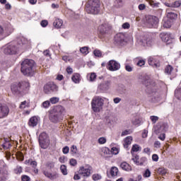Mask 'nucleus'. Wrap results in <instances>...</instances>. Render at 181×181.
<instances>
[{
    "label": "nucleus",
    "mask_w": 181,
    "mask_h": 181,
    "mask_svg": "<svg viewBox=\"0 0 181 181\" xmlns=\"http://www.w3.org/2000/svg\"><path fill=\"white\" fill-rule=\"evenodd\" d=\"M66 110L62 105H57L53 107L52 112L49 115V120L54 124L62 122L64 118Z\"/></svg>",
    "instance_id": "obj_1"
},
{
    "label": "nucleus",
    "mask_w": 181,
    "mask_h": 181,
    "mask_svg": "<svg viewBox=\"0 0 181 181\" xmlns=\"http://www.w3.org/2000/svg\"><path fill=\"white\" fill-rule=\"evenodd\" d=\"M85 9L87 13L98 15L101 11V1L100 0H88Z\"/></svg>",
    "instance_id": "obj_2"
},
{
    "label": "nucleus",
    "mask_w": 181,
    "mask_h": 181,
    "mask_svg": "<svg viewBox=\"0 0 181 181\" xmlns=\"http://www.w3.org/2000/svg\"><path fill=\"white\" fill-rule=\"evenodd\" d=\"M30 90V83L26 81H22L11 85V91L16 94H28Z\"/></svg>",
    "instance_id": "obj_3"
},
{
    "label": "nucleus",
    "mask_w": 181,
    "mask_h": 181,
    "mask_svg": "<svg viewBox=\"0 0 181 181\" xmlns=\"http://www.w3.org/2000/svg\"><path fill=\"white\" fill-rule=\"evenodd\" d=\"M35 67V61L33 59H25L21 64V71L23 76H32Z\"/></svg>",
    "instance_id": "obj_4"
},
{
    "label": "nucleus",
    "mask_w": 181,
    "mask_h": 181,
    "mask_svg": "<svg viewBox=\"0 0 181 181\" xmlns=\"http://www.w3.org/2000/svg\"><path fill=\"white\" fill-rule=\"evenodd\" d=\"M98 32L100 39H105L112 35V27L108 23L100 24L98 28Z\"/></svg>",
    "instance_id": "obj_5"
},
{
    "label": "nucleus",
    "mask_w": 181,
    "mask_h": 181,
    "mask_svg": "<svg viewBox=\"0 0 181 181\" xmlns=\"http://www.w3.org/2000/svg\"><path fill=\"white\" fill-rule=\"evenodd\" d=\"M104 107V98L101 96H95L91 101V108L93 112H100Z\"/></svg>",
    "instance_id": "obj_6"
},
{
    "label": "nucleus",
    "mask_w": 181,
    "mask_h": 181,
    "mask_svg": "<svg viewBox=\"0 0 181 181\" xmlns=\"http://www.w3.org/2000/svg\"><path fill=\"white\" fill-rule=\"evenodd\" d=\"M15 32V28L11 24L0 25V37H8Z\"/></svg>",
    "instance_id": "obj_7"
},
{
    "label": "nucleus",
    "mask_w": 181,
    "mask_h": 181,
    "mask_svg": "<svg viewBox=\"0 0 181 181\" xmlns=\"http://www.w3.org/2000/svg\"><path fill=\"white\" fill-rule=\"evenodd\" d=\"M39 144L42 149H47L50 145V139L46 132H42L39 136Z\"/></svg>",
    "instance_id": "obj_8"
},
{
    "label": "nucleus",
    "mask_w": 181,
    "mask_h": 181,
    "mask_svg": "<svg viewBox=\"0 0 181 181\" xmlns=\"http://www.w3.org/2000/svg\"><path fill=\"white\" fill-rule=\"evenodd\" d=\"M43 91L45 94H52L59 91V87L54 83L49 82L44 86Z\"/></svg>",
    "instance_id": "obj_9"
},
{
    "label": "nucleus",
    "mask_w": 181,
    "mask_h": 181,
    "mask_svg": "<svg viewBox=\"0 0 181 181\" xmlns=\"http://www.w3.org/2000/svg\"><path fill=\"white\" fill-rule=\"evenodd\" d=\"M114 43L117 47H122L126 46L127 42L125 39V35L123 33H118L115 36Z\"/></svg>",
    "instance_id": "obj_10"
},
{
    "label": "nucleus",
    "mask_w": 181,
    "mask_h": 181,
    "mask_svg": "<svg viewBox=\"0 0 181 181\" xmlns=\"http://www.w3.org/2000/svg\"><path fill=\"white\" fill-rule=\"evenodd\" d=\"M91 170H93V167L89 165L85 166H81L79 168L78 173L83 176V177H90L91 175Z\"/></svg>",
    "instance_id": "obj_11"
},
{
    "label": "nucleus",
    "mask_w": 181,
    "mask_h": 181,
    "mask_svg": "<svg viewBox=\"0 0 181 181\" xmlns=\"http://www.w3.org/2000/svg\"><path fill=\"white\" fill-rule=\"evenodd\" d=\"M106 68L110 71H117L121 69V64L118 62L112 59L107 62Z\"/></svg>",
    "instance_id": "obj_12"
},
{
    "label": "nucleus",
    "mask_w": 181,
    "mask_h": 181,
    "mask_svg": "<svg viewBox=\"0 0 181 181\" xmlns=\"http://www.w3.org/2000/svg\"><path fill=\"white\" fill-rule=\"evenodd\" d=\"M160 38L162 42H164L166 45H172V43H173V37H172V34L169 33H160Z\"/></svg>",
    "instance_id": "obj_13"
},
{
    "label": "nucleus",
    "mask_w": 181,
    "mask_h": 181,
    "mask_svg": "<svg viewBox=\"0 0 181 181\" xmlns=\"http://www.w3.org/2000/svg\"><path fill=\"white\" fill-rule=\"evenodd\" d=\"M20 45H10L4 49L5 54H16L19 52Z\"/></svg>",
    "instance_id": "obj_14"
},
{
    "label": "nucleus",
    "mask_w": 181,
    "mask_h": 181,
    "mask_svg": "<svg viewBox=\"0 0 181 181\" xmlns=\"http://www.w3.org/2000/svg\"><path fill=\"white\" fill-rule=\"evenodd\" d=\"M7 115H9V107L0 103V119L6 118Z\"/></svg>",
    "instance_id": "obj_15"
},
{
    "label": "nucleus",
    "mask_w": 181,
    "mask_h": 181,
    "mask_svg": "<svg viewBox=\"0 0 181 181\" xmlns=\"http://www.w3.org/2000/svg\"><path fill=\"white\" fill-rule=\"evenodd\" d=\"M28 165H30L33 168V175L39 174V169H37V162L36 160H33L32 158H30L25 161Z\"/></svg>",
    "instance_id": "obj_16"
},
{
    "label": "nucleus",
    "mask_w": 181,
    "mask_h": 181,
    "mask_svg": "<svg viewBox=\"0 0 181 181\" xmlns=\"http://www.w3.org/2000/svg\"><path fill=\"white\" fill-rule=\"evenodd\" d=\"M119 173V170H118V168L113 166L109 171H107V177H117Z\"/></svg>",
    "instance_id": "obj_17"
},
{
    "label": "nucleus",
    "mask_w": 181,
    "mask_h": 181,
    "mask_svg": "<svg viewBox=\"0 0 181 181\" xmlns=\"http://www.w3.org/2000/svg\"><path fill=\"white\" fill-rule=\"evenodd\" d=\"M146 23H159V18L155 16L147 15L145 16Z\"/></svg>",
    "instance_id": "obj_18"
},
{
    "label": "nucleus",
    "mask_w": 181,
    "mask_h": 181,
    "mask_svg": "<svg viewBox=\"0 0 181 181\" xmlns=\"http://www.w3.org/2000/svg\"><path fill=\"white\" fill-rule=\"evenodd\" d=\"M132 160H133L138 166H139V165L142 166V165H144V163H145V162H146V158H145V157H141V158H139V156L135 155V156H133Z\"/></svg>",
    "instance_id": "obj_19"
},
{
    "label": "nucleus",
    "mask_w": 181,
    "mask_h": 181,
    "mask_svg": "<svg viewBox=\"0 0 181 181\" xmlns=\"http://www.w3.org/2000/svg\"><path fill=\"white\" fill-rule=\"evenodd\" d=\"M39 119H40V118L36 116L31 117L28 123V126H30L31 128H35V127H37V124H39Z\"/></svg>",
    "instance_id": "obj_20"
},
{
    "label": "nucleus",
    "mask_w": 181,
    "mask_h": 181,
    "mask_svg": "<svg viewBox=\"0 0 181 181\" xmlns=\"http://www.w3.org/2000/svg\"><path fill=\"white\" fill-rule=\"evenodd\" d=\"M148 63L149 66H152L153 67H158V66H159V59H158L156 57H149Z\"/></svg>",
    "instance_id": "obj_21"
},
{
    "label": "nucleus",
    "mask_w": 181,
    "mask_h": 181,
    "mask_svg": "<svg viewBox=\"0 0 181 181\" xmlns=\"http://www.w3.org/2000/svg\"><path fill=\"white\" fill-rule=\"evenodd\" d=\"M43 174L46 177H48V179H50L51 180H54L55 179H57L59 177V174L57 173H50L49 171H44Z\"/></svg>",
    "instance_id": "obj_22"
},
{
    "label": "nucleus",
    "mask_w": 181,
    "mask_h": 181,
    "mask_svg": "<svg viewBox=\"0 0 181 181\" xmlns=\"http://www.w3.org/2000/svg\"><path fill=\"white\" fill-rule=\"evenodd\" d=\"M166 13H167V18H168V19H171V21H173L177 18V14L172 11L171 8H167Z\"/></svg>",
    "instance_id": "obj_23"
},
{
    "label": "nucleus",
    "mask_w": 181,
    "mask_h": 181,
    "mask_svg": "<svg viewBox=\"0 0 181 181\" xmlns=\"http://www.w3.org/2000/svg\"><path fill=\"white\" fill-rule=\"evenodd\" d=\"M71 81L75 84H79L80 81H81V75L78 73L73 74L71 76Z\"/></svg>",
    "instance_id": "obj_24"
},
{
    "label": "nucleus",
    "mask_w": 181,
    "mask_h": 181,
    "mask_svg": "<svg viewBox=\"0 0 181 181\" xmlns=\"http://www.w3.org/2000/svg\"><path fill=\"white\" fill-rule=\"evenodd\" d=\"M119 166L122 170H125L126 172H131V170H132L131 165L125 161L122 162Z\"/></svg>",
    "instance_id": "obj_25"
},
{
    "label": "nucleus",
    "mask_w": 181,
    "mask_h": 181,
    "mask_svg": "<svg viewBox=\"0 0 181 181\" xmlns=\"http://www.w3.org/2000/svg\"><path fill=\"white\" fill-rule=\"evenodd\" d=\"M110 86H111V81H106L99 86V88L100 90H103V91H105L110 88Z\"/></svg>",
    "instance_id": "obj_26"
},
{
    "label": "nucleus",
    "mask_w": 181,
    "mask_h": 181,
    "mask_svg": "<svg viewBox=\"0 0 181 181\" xmlns=\"http://www.w3.org/2000/svg\"><path fill=\"white\" fill-rule=\"evenodd\" d=\"M132 143V136H127L124 140V148H128Z\"/></svg>",
    "instance_id": "obj_27"
},
{
    "label": "nucleus",
    "mask_w": 181,
    "mask_h": 181,
    "mask_svg": "<svg viewBox=\"0 0 181 181\" xmlns=\"http://www.w3.org/2000/svg\"><path fill=\"white\" fill-rule=\"evenodd\" d=\"M87 78L88 81H90L93 83V81H95V80H97V74L94 72L88 74Z\"/></svg>",
    "instance_id": "obj_28"
},
{
    "label": "nucleus",
    "mask_w": 181,
    "mask_h": 181,
    "mask_svg": "<svg viewBox=\"0 0 181 181\" xmlns=\"http://www.w3.org/2000/svg\"><path fill=\"white\" fill-rule=\"evenodd\" d=\"M88 50H90V48L88 47H82L80 48L79 52L83 56H87V54H88V53H90V52Z\"/></svg>",
    "instance_id": "obj_29"
},
{
    "label": "nucleus",
    "mask_w": 181,
    "mask_h": 181,
    "mask_svg": "<svg viewBox=\"0 0 181 181\" xmlns=\"http://www.w3.org/2000/svg\"><path fill=\"white\" fill-rule=\"evenodd\" d=\"M157 172L158 175H160L161 176H165L166 174L168 173V169L163 167H160L158 168Z\"/></svg>",
    "instance_id": "obj_30"
},
{
    "label": "nucleus",
    "mask_w": 181,
    "mask_h": 181,
    "mask_svg": "<svg viewBox=\"0 0 181 181\" xmlns=\"http://www.w3.org/2000/svg\"><path fill=\"white\" fill-rule=\"evenodd\" d=\"M4 141L5 142L2 144V148L4 149H9V148L12 146V144H11L9 139H5Z\"/></svg>",
    "instance_id": "obj_31"
},
{
    "label": "nucleus",
    "mask_w": 181,
    "mask_h": 181,
    "mask_svg": "<svg viewBox=\"0 0 181 181\" xmlns=\"http://www.w3.org/2000/svg\"><path fill=\"white\" fill-rule=\"evenodd\" d=\"M13 172L16 175H21L22 172H23V168L21 165H17L14 170Z\"/></svg>",
    "instance_id": "obj_32"
},
{
    "label": "nucleus",
    "mask_w": 181,
    "mask_h": 181,
    "mask_svg": "<svg viewBox=\"0 0 181 181\" xmlns=\"http://www.w3.org/2000/svg\"><path fill=\"white\" fill-rule=\"evenodd\" d=\"M172 71H173V66H172V65H167L165 69V73L170 76V74H172Z\"/></svg>",
    "instance_id": "obj_33"
},
{
    "label": "nucleus",
    "mask_w": 181,
    "mask_h": 181,
    "mask_svg": "<svg viewBox=\"0 0 181 181\" xmlns=\"http://www.w3.org/2000/svg\"><path fill=\"white\" fill-rule=\"evenodd\" d=\"M163 127H162V125L160 124H157L156 127H155V133L156 134H160V132H163Z\"/></svg>",
    "instance_id": "obj_34"
},
{
    "label": "nucleus",
    "mask_w": 181,
    "mask_h": 181,
    "mask_svg": "<svg viewBox=\"0 0 181 181\" xmlns=\"http://www.w3.org/2000/svg\"><path fill=\"white\" fill-rule=\"evenodd\" d=\"M152 8H159V3H155L153 0H146Z\"/></svg>",
    "instance_id": "obj_35"
},
{
    "label": "nucleus",
    "mask_w": 181,
    "mask_h": 181,
    "mask_svg": "<svg viewBox=\"0 0 181 181\" xmlns=\"http://www.w3.org/2000/svg\"><path fill=\"white\" fill-rule=\"evenodd\" d=\"M60 170L62 173V175H64V176L67 175L68 173H67V166H66V165H62L60 166Z\"/></svg>",
    "instance_id": "obj_36"
},
{
    "label": "nucleus",
    "mask_w": 181,
    "mask_h": 181,
    "mask_svg": "<svg viewBox=\"0 0 181 181\" xmlns=\"http://www.w3.org/2000/svg\"><path fill=\"white\" fill-rule=\"evenodd\" d=\"M144 26L148 29H153V28L156 29L158 28V23H145Z\"/></svg>",
    "instance_id": "obj_37"
},
{
    "label": "nucleus",
    "mask_w": 181,
    "mask_h": 181,
    "mask_svg": "<svg viewBox=\"0 0 181 181\" xmlns=\"http://www.w3.org/2000/svg\"><path fill=\"white\" fill-rule=\"evenodd\" d=\"M93 54L96 57H103V52H101L99 49H95L93 51Z\"/></svg>",
    "instance_id": "obj_38"
},
{
    "label": "nucleus",
    "mask_w": 181,
    "mask_h": 181,
    "mask_svg": "<svg viewBox=\"0 0 181 181\" xmlns=\"http://www.w3.org/2000/svg\"><path fill=\"white\" fill-rule=\"evenodd\" d=\"M175 96L177 100H181V88L179 90H175Z\"/></svg>",
    "instance_id": "obj_39"
},
{
    "label": "nucleus",
    "mask_w": 181,
    "mask_h": 181,
    "mask_svg": "<svg viewBox=\"0 0 181 181\" xmlns=\"http://www.w3.org/2000/svg\"><path fill=\"white\" fill-rule=\"evenodd\" d=\"M132 152H139V151H141V147L138 144L133 145L132 148Z\"/></svg>",
    "instance_id": "obj_40"
},
{
    "label": "nucleus",
    "mask_w": 181,
    "mask_h": 181,
    "mask_svg": "<svg viewBox=\"0 0 181 181\" xmlns=\"http://www.w3.org/2000/svg\"><path fill=\"white\" fill-rule=\"evenodd\" d=\"M59 100V98L53 97L49 99V103H51V104H57Z\"/></svg>",
    "instance_id": "obj_41"
},
{
    "label": "nucleus",
    "mask_w": 181,
    "mask_h": 181,
    "mask_svg": "<svg viewBox=\"0 0 181 181\" xmlns=\"http://www.w3.org/2000/svg\"><path fill=\"white\" fill-rule=\"evenodd\" d=\"M71 153H72V155H76L77 154V146L75 145H73L71 147Z\"/></svg>",
    "instance_id": "obj_42"
},
{
    "label": "nucleus",
    "mask_w": 181,
    "mask_h": 181,
    "mask_svg": "<svg viewBox=\"0 0 181 181\" xmlns=\"http://www.w3.org/2000/svg\"><path fill=\"white\" fill-rule=\"evenodd\" d=\"M106 142L107 139H105V137H100L98 139V144H100V145H104Z\"/></svg>",
    "instance_id": "obj_43"
},
{
    "label": "nucleus",
    "mask_w": 181,
    "mask_h": 181,
    "mask_svg": "<svg viewBox=\"0 0 181 181\" xmlns=\"http://www.w3.org/2000/svg\"><path fill=\"white\" fill-rule=\"evenodd\" d=\"M150 119L151 120V122H153V124H156V122L158 121L159 117L158 116H151Z\"/></svg>",
    "instance_id": "obj_44"
},
{
    "label": "nucleus",
    "mask_w": 181,
    "mask_h": 181,
    "mask_svg": "<svg viewBox=\"0 0 181 181\" xmlns=\"http://www.w3.org/2000/svg\"><path fill=\"white\" fill-rule=\"evenodd\" d=\"M43 108H49L50 107V101L46 100L42 104Z\"/></svg>",
    "instance_id": "obj_45"
},
{
    "label": "nucleus",
    "mask_w": 181,
    "mask_h": 181,
    "mask_svg": "<svg viewBox=\"0 0 181 181\" xmlns=\"http://www.w3.org/2000/svg\"><path fill=\"white\" fill-rule=\"evenodd\" d=\"M102 178L101 175H100L99 174H94L92 176V179L93 180L97 181V180H100V179Z\"/></svg>",
    "instance_id": "obj_46"
},
{
    "label": "nucleus",
    "mask_w": 181,
    "mask_h": 181,
    "mask_svg": "<svg viewBox=\"0 0 181 181\" xmlns=\"http://www.w3.org/2000/svg\"><path fill=\"white\" fill-rule=\"evenodd\" d=\"M144 177H151V170L149 169H146L143 174Z\"/></svg>",
    "instance_id": "obj_47"
},
{
    "label": "nucleus",
    "mask_w": 181,
    "mask_h": 181,
    "mask_svg": "<svg viewBox=\"0 0 181 181\" xmlns=\"http://www.w3.org/2000/svg\"><path fill=\"white\" fill-rule=\"evenodd\" d=\"M111 152L113 155H118V153L119 152V151L118 150V148L112 147L111 149Z\"/></svg>",
    "instance_id": "obj_48"
},
{
    "label": "nucleus",
    "mask_w": 181,
    "mask_h": 181,
    "mask_svg": "<svg viewBox=\"0 0 181 181\" xmlns=\"http://www.w3.org/2000/svg\"><path fill=\"white\" fill-rule=\"evenodd\" d=\"M21 181H30V177L26 175H23L21 176Z\"/></svg>",
    "instance_id": "obj_49"
},
{
    "label": "nucleus",
    "mask_w": 181,
    "mask_h": 181,
    "mask_svg": "<svg viewBox=\"0 0 181 181\" xmlns=\"http://www.w3.org/2000/svg\"><path fill=\"white\" fill-rule=\"evenodd\" d=\"M132 131L128 129V130H124V132H122L121 136H125L127 135H129V134H132Z\"/></svg>",
    "instance_id": "obj_50"
},
{
    "label": "nucleus",
    "mask_w": 181,
    "mask_h": 181,
    "mask_svg": "<svg viewBox=\"0 0 181 181\" xmlns=\"http://www.w3.org/2000/svg\"><path fill=\"white\" fill-rule=\"evenodd\" d=\"M70 151V148H69V146H66L65 147H64L62 148V152L64 155H67V153H69Z\"/></svg>",
    "instance_id": "obj_51"
},
{
    "label": "nucleus",
    "mask_w": 181,
    "mask_h": 181,
    "mask_svg": "<svg viewBox=\"0 0 181 181\" xmlns=\"http://www.w3.org/2000/svg\"><path fill=\"white\" fill-rule=\"evenodd\" d=\"M143 84L146 86V87H149L151 86V79L148 78L143 81Z\"/></svg>",
    "instance_id": "obj_52"
},
{
    "label": "nucleus",
    "mask_w": 181,
    "mask_h": 181,
    "mask_svg": "<svg viewBox=\"0 0 181 181\" xmlns=\"http://www.w3.org/2000/svg\"><path fill=\"white\" fill-rule=\"evenodd\" d=\"M47 168H49V169H53L54 168V162H48L46 164Z\"/></svg>",
    "instance_id": "obj_53"
},
{
    "label": "nucleus",
    "mask_w": 181,
    "mask_h": 181,
    "mask_svg": "<svg viewBox=\"0 0 181 181\" xmlns=\"http://www.w3.org/2000/svg\"><path fill=\"white\" fill-rule=\"evenodd\" d=\"M71 166H76L77 165V160L71 158L69 161Z\"/></svg>",
    "instance_id": "obj_54"
},
{
    "label": "nucleus",
    "mask_w": 181,
    "mask_h": 181,
    "mask_svg": "<svg viewBox=\"0 0 181 181\" xmlns=\"http://www.w3.org/2000/svg\"><path fill=\"white\" fill-rule=\"evenodd\" d=\"M181 5V1H176L173 4V6L174 8H179Z\"/></svg>",
    "instance_id": "obj_55"
},
{
    "label": "nucleus",
    "mask_w": 181,
    "mask_h": 181,
    "mask_svg": "<svg viewBox=\"0 0 181 181\" xmlns=\"http://www.w3.org/2000/svg\"><path fill=\"white\" fill-rule=\"evenodd\" d=\"M137 66H139V67H142V66H145V60H144V59H140V60L137 62Z\"/></svg>",
    "instance_id": "obj_56"
},
{
    "label": "nucleus",
    "mask_w": 181,
    "mask_h": 181,
    "mask_svg": "<svg viewBox=\"0 0 181 181\" xmlns=\"http://www.w3.org/2000/svg\"><path fill=\"white\" fill-rule=\"evenodd\" d=\"M161 28H163L164 29H170V28H172V24H170V23H164V24H163Z\"/></svg>",
    "instance_id": "obj_57"
},
{
    "label": "nucleus",
    "mask_w": 181,
    "mask_h": 181,
    "mask_svg": "<svg viewBox=\"0 0 181 181\" xmlns=\"http://www.w3.org/2000/svg\"><path fill=\"white\" fill-rule=\"evenodd\" d=\"M152 160H153V162H158L159 160V156L157 154H153Z\"/></svg>",
    "instance_id": "obj_58"
},
{
    "label": "nucleus",
    "mask_w": 181,
    "mask_h": 181,
    "mask_svg": "<svg viewBox=\"0 0 181 181\" xmlns=\"http://www.w3.org/2000/svg\"><path fill=\"white\" fill-rule=\"evenodd\" d=\"M66 71L68 74H73V68L70 67V66H68L66 69Z\"/></svg>",
    "instance_id": "obj_59"
},
{
    "label": "nucleus",
    "mask_w": 181,
    "mask_h": 181,
    "mask_svg": "<svg viewBox=\"0 0 181 181\" xmlns=\"http://www.w3.org/2000/svg\"><path fill=\"white\" fill-rule=\"evenodd\" d=\"M43 54L46 56V57H50V51L49 49L45 50L43 52Z\"/></svg>",
    "instance_id": "obj_60"
},
{
    "label": "nucleus",
    "mask_w": 181,
    "mask_h": 181,
    "mask_svg": "<svg viewBox=\"0 0 181 181\" xmlns=\"http://www.w3.org/2000/svg\"><path fill=\"white\" fill-rule=\"evenodd\" d=\"M158 138L160 139V141H164L166 139V134L165 133H163L160 134Z\"/></svg>",
    "instance_id": "obj_61"
},
{
    "label": "nucleus",
    "mask_w": 181,
    "mask_h": 181,
    "mask_svg": "<svg viewBox=\"0 0 181 181\" xmlns=\"http://www.w3.org/2000/svg\"><path fill=\"white\" fill-rule=\"evenodd\" d=\"M125 70L127 71L131 72V71H132L133 68H132V66H131V65H126L125 66Z\"/></svg>",
    "instance_id": "obj_62"
},
{
    "label": "nucleus",
    "mask_w": 181,
    "mask_h": 181,
    "mask_svg": "<svg viewBox=\"0 0 181 181\" xmlns=\"http://www.w3.org/2000/svg\"><path fill=\"white\" fill-rule=\"evenodd\" d=\"M148 136V130L144 129L142 132V138H146Z\"/></svg>",
    "instance_id": "obj_63"
},
{
    "label": "nucleus",
    "mask_w": 181,
    "mask_h": 181,
    "mask_svg": "<svg viewBox=\"0 0 181 181\" xmlns=\"http://www.w3.org/2000/svg\"><path fill=\"white\" fill-rule=\"evenodd\" d=\"M146 44L148 45H152V40L151 39V37H148V38H146Z\"/></svg>",
    "instance_id": "obj_64"
}]
</instances>
